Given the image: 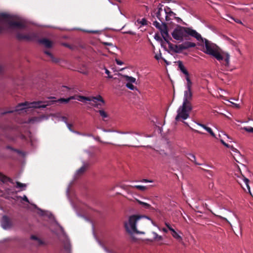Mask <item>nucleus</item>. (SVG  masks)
Listing matches in <instances>:
<instances>
[{
	"mask_svg": "<svg viewBox=\"0 0 253 253\" xmlns=\"http://www.w3.org/2000/svg\"><path fill=\"white\" fill-rule=\"evenodd\" d=\"M137 22L141 25H145L147 24V20L144 18L141 20H137Z\"/></svg>",
	"mask_w": 253,
	"mask_h": 253,
	"instance_id": "35",
	"label": "nucleus"
},
{
	"mask_svg": "<svg viewBox=\"0 0 253 253\" xmlns=\"http://www.w3.org/2000/svg\"><path fill=\"white\" fill-rule=\"evenodd\" d=\"M224 145L225 147H228V148L230 147V146L228 144H227V143H226L224 144ZM231 148H233V146H231Z\"/></svg>",
	"mask_w": 253,
	"mask_h": 253,
	"instance_id": "57",
	"label": "nucleus"
},
{
	"mask_svg": "<svg viewBox=\"0 0 253 253\" xmlns=\"http://www.w3.org/2000/svg\"><path fill=\"white\" fill-rule=\"evenodd\" d=\"M9 180L10 179L9 178L7 177L6 176L2 175L1 173H0V180L1 181L4 183Z\"/></svg>",
	"mask_w": 253,
	"mask_h": 253,
	"instance_id": "30",
	"label": "nucleus"
},
{
	"mask_svg": "<svg viewBox=\"0 0 253 253\" xmlns=\"http://www.w3.org/2000/svg\"><path fill=\"white\" fill-rule=\"evenodd\" d=\"M31 238L33 240H37L39 241L40 243H41V241L40 239H39L36 236H32Z\"/></svg>",
	"mask_w": 253,
	"mask_h": 253,
	"instance_id": "43",
	"label": "nucleus"
},
{
	"mask_svg": "<svg viewBox=\"0 0 253 253\" xmlns=\"http://www.w3.org/2000/svg\"><path fill=\"white\" fill-rule=\"evenodd\" d=\"M130 133L138 135H144L145 137H150L149 135L145 134L144 133L139 132V131H133L132 132H130Z\"/></svg>",
	"mask_w": 253,
	"mask_h": 253,
	"instance_id": "33",
	"label": "nucleus"
},
{
	"mask_svg": "<svg viewBox=\"0 0 253 253\" xmlns=\"http://www.w3.org/2000/svg\"><path fill=\"white\" fill-rule=\"evenodd\" d=\"M123 77L126 79L127 83L126 84V86L130 90H133L136 87L132 84L136 82L135 78L132 77H129L127 75H124Z\"/></svg>",
	"mask_w": 253,
	"mask_h": 253,
	"instance_id": "17",
	"label": "nucleus"
},
{
	"mask_svg": "<svg viewBox=\"0 0 253 253\" xmlns=\"http://www.w3.org/2000/svg\"><path fill=\"white\" fill-rule=\"evenodd\" d=\"M196 131L199 133L202 134V133L198 130H196Z\"/></svg>",
	"mask_w": 253,
	"mask_h": 253,
	"instance_id": "64",
	"label": "nucleus"
},
{
	"mask_svg": "<svg viewBox=\"0 0 253 253\" xmlns=\"http://www.w3.org/2000/svg\"><path fill=\"white\" fill-rule=\"evenodd\" d=\"M165 225L168 228L169 231L171 232L172 236L179 242H182V237L180 235L181 233L180 231H176L173 227L168 222H165Z\"/></svg>",
	"mask_w": 253,
	"mask_h": 253,
	"instance_id": "10",
	"label": "nucleus"
},
{
	"mask_svg": "<svg viewBox=\"0 0 253 253\" xmlns=\"http://www.w3.org/2000/svg\"><path fill=\"white\" fill-rule=\"evenodd\" d=\"M67 126L68 127V128L71 130V125L69 124H67Z\"/></svg>",
	"mask_w": 253,
	"mask_h": 253,
	"instance_id": "56",
	"label": "nucleus"
},
{
	"mask_svg": "<svg viewBox=\"0 0 253 253\" xmlns=\"http://www.w3.org/2000/svg\"><path fill=\"white\" fill-rule=\"evenodd\" d=\"M16 37L19 40L32 41L35 38V35L32 33L23 34L18 32L16 34Z\"/></svg>",
	"mask_w": 253,
	"mask_h": 253,
	"instance_id": "16",
	"label": "nucleus"
},
{
	"mask_svg": "<svg viewBox=\"0 0 253 253\" xmlns=\"http://www.w3.org/2000/svg\"><path fill=\"white\" fill-rule=\"evenodd\" d=\"M196 46V44L194 42H186L180 44L175 45L174 52L180 53L183 50L187 49L189 48L194 47Z\"/></svg>",
	"mask_w": 253,
	"mask_h": 253,
	"instance_id": "9",
	"label": "nucleus"
},
{
	"mask_svg": "<svg viewBox=\"0 0 253 253\" xmlns=\"http://www.w3.org/2000/svg\"><path fill=\"white\" fill-rule=\"evenodd\" d=\"M75 97L74 96H71L70 97H69L68 98H67V99H64V98H61L60 99H59L57 101L58 102H65V103H67L71 99H75Z\"/></svg>",
	"mask_w": 253,
	"mask_h": 253,
	"instance_id": "29",
	"label": "nucleus"
},
{
	"mask_svg": "<svg viewBox=\"0 0 253 253\" xmlns=\"http://www.w3.org/2000/svg\"><path fill=\"white\" fill-rule=\"evenodd\" d=\"M159 229L160 230L162 231V232H163L165 233H167L168 232V230H169L168 228H162L161 229L159 228Z\"/></svg>",
	"mask_w": 253,
	"mask_h": 253,
	"instance_id": "40",
	"label": "nucleus"
},
{
	"mask_svg": "<svg viewBox=\"0 0 253 253\" xmlns=\"http://www.w3.org/2000/svg\"><path fill=\"white\" fill-rule=\"evenodd\" d=\"M97 112L99 113V115L102 117L103 121H107L106 119L108 118L109 115L108 113L103 110H99L97 111Z\"/></svg>",
	"mask_w": 253,
	"mask_h": 253,
	"instance_id": "24",
	"label": "nucleus"
},
{
	"mask_svg": "<svg viewBox=\"0 0 253 253\" xmlns=\"http://www.w3.org/2000/svg\"><path fill=\"white\" fill-rule=\"evenodd\" d=\"M198 125L201 127H202L203 128H204L206 130V128H208V127L205 126V125L202 124H198Z\"/></svg>",
	"mask_w": 253,
	"mask_h": 253,
	"instance_id": "48",
	"label": "nucleus"
},
{
	"mask_svg": "<svg viewBox=\"0 0 253 253\" xmlns=\"http://www.w3.org/2000/svg\"><path fill=\"white\" fill-rule=\"evenodd\" d=\"M155 58L157 60H159L160 59H161L162 58L161 57V53H160L159 54H157L155 56Z\"/></svg>",
	"mask_w": 253,
	"mask_h": 253,
	"instance_id": "44",
	"label": "nucleus"
},
{
	"mask_svg": "<svg viewBox=\"0 0 253 253\" xmlns=\"http://www.w3.org/2000/svg\"><path fill=\"white\" fill-rule=\"evenodd\" d=\"M133 188H135L136 189H138L142 191H144L148 189V187L145 186H142V185H135L133 186Z\"/></svg>",
	"mask_w": 253,
	"mask_h": 253,
	"instance_id": "28",
	"label": "nucleus"
},
{
	"mask_svg": "<svg viewBox=\"0 0 253 253\" xmlns=\"http://www.w3.org/2000/svg\"><path fill=\"white\" fill-rule=\"evenodd\" d=\"M241 10H242L245 13H247L249 11V9L247 8H242V9H240Z\"/></svg>",
	"mask_w": 253,
	"mask_h": 253,
	"instance_id": "51",
	"label": "nucleus"
},
{
	"mask_svg": "<svg viewBox=\"0 0 253 253\" xmlns=\"http://www.w3.org/2000/svg\"><path fill=\"white\" fill-rule=\"evenodd\" d=\"M203 170L206 171L207 172H208L209 174H210L211 176H212V172L210 170H206V169H202Z\"/></svg>",
	"mask_w": 253,
	"mask_h": 253,
	"instance_id": "50",
	"label": "nucleus"
},
{
	"mask_svg": "<svg viewBox=\"0 0 253 253\" xmlns=\"http://www.w3.org/2000/svg\"><path fill=\"white\" fill-rule=\"evenodd\" d=\"M217 216L219 217V218H222L223 219V220H225L226 221H227L228 223L230 224V225L231 226V224L230 223V222L227 219V218L226 217H223L220 215H219V214H215Z\"/></svg>",
	"mask_w": 253,
	"mask_h": 253,
	"instance_id": "38",
	"label": "nucleus"
},
{
	"mask_svg": "<svg viewBox=\"0 0 253 253\" xmlns=\"http://www.w3.org/2000/svg\"><path fill=\"white\" fill-rule=\"evenodd\" d=\"M96 139L97 140H98L99 142H101L102 143H104V144H111V143H109V142L102 141L101 140H100V139L99 138H96ZM111 144H113L111 143Z\"/></svg>",
	"mask_w": 253,
	"mask_h": 253,
	"instance_id": "49",
	"label": "nucleus"
},
{
	"mask_svg": "<svg viewBox=\"0 0 253 253\" xmlns=\"http://www.w3.org/2000/svg\"><path fill=\"white\" fill-rule=\"evenodd\" d=\"M84 32H87V33H99V31H87V30H83Z\"/></svg>",
	"mask_w": 253,
	"mask_h": 253,
	"instance_id": "41",
	"label": "nucleus"
},
{
	"mask_svg": "<svg viewBox=\"0 0 253 253\" xmlns=\"http://www.w3.org/2000/svg\"><path fill=\"white\" fill-rule=\"evenodd\" d=\"M47 117L45 116H42L40 117H34L29 120V122L30 123H37L42 121L43 120H47Z\"/></svg>",
	"mask_w": 253,
	"mask_h": 253,
	"instance_id": "21",
	"label": "nucleus"
},
{
	"mask_svg": "<svg viewBox=\"0 0 253 253\" xmlns=\"http://www.w3.org/2000/svg\"><path fill=\"white\" fill-rule=\"evenodd\" d=\"M153 25L160 31L162 37L164 40L168 42L169 39L170 37L168 33L167 25L164 23V21H162L161 23L157 21H154L153 22Z\"/></svg>",
	"mask_w": 253,
	"mask_h": 253,
	"instance_id": "8",
	"label": "nucleus"
},
{
	"mask_svg": "<svg viewBox=\"0 0 253 253\" xmlns=\"http://www.w3.org/2000/svg\"><path fill=\"white\" fill-rule=\"evenodd\" d=\"M128 139L133 142H138V140L134 136H130Z\"/></svg>",
	"mask_w": 253,
	"mask_h": 253,
	"instance_id": "37",
	"label": "nucleus"
},
{
	"mask_svg": "<svg viewBox=\"0 0 253 253\" xmlns=\"http://www.w3.org/2000/svg\"><path fill=\"white\" fill-rule=\"evenodd\" d=\"M116 62L117 64L119 65H122L124 64L123 62H122V61H120L118 59H116Z\"/></svg>",
	"mask_w": 253,
	"mask_h": 253,
	"instance_id": "45",
	"label": "nucleus"
},
{
	"mask_svg": "<svg viewBox=\"0 0 253 253\" xmlns=\"http://www.w3.org/2000/svg\"><path fill=\"white\" fill-rule=\"evenodd\" d=\"M220 141L223 145H224V144L225 143V142L222 139H221Z\"/></svg>",
	"mask_w": 253,
	"mask_h": 253,
	"instance_id": "60",
	"label": "nucleus"
},
{
	"mask_svg": "<svg viewBox=\"0 0 253 253\" xmlns=\"http://www.w3.org/2000/svg\"><path fill=\"white\" fill-rule=\"evenodd\" d=\"M136 201L139 204L141 205L143 208L148 210H154L153 208L149 204L141 201L137 199H136Z\"/></svg>",
	"mask_w": 253,
	"mask_h": 253,
	"instance_id": "22",
	"label": "nucleus"
},
{
	"mask_svg": "<svg viewBox=\"0 0 253 253\" xmlns=\"http://www.w3.org/2000/svg\"><path fill=\"white\" fill-rule=\"evenodd\" d=\"M206 130L213 137H215V135L212 131V129L208 127V128H206Z\"/></svg>",
	"mask_w": 253,
	"mask_h": 253,
	"instance_id": "36",
	"label": "nucleus"
},
{
	"mask_svg": "<svg viewBox=\"0 0 253 253\" xmlns=\"http://www.w3.org/2000/svg\"><path fill=\"white\" fill-rule=\"evenodd\" d=\"M142 182H152L153 181L152 180H148V179H143L142 180Z\"/></svg>",
	"mask_w": 253,
	"mask_h": 253,
	"instance_id": "52",
	"label": "nucleus"
},
{
	"mask_svg": "<svg viewBox=\"0 0 253 253\" xmlns=\"http://www.w3.org/2000/svg\"><path fill=\"white\" fill-rule=\"evenodd\" d=\"M105 73L108 75V78H112V77L110 76V75H109L110 74L109 71L107 69H105Z\"/></svg>",
	"mask_w": 253,
	"mask_h": 253,
	"instance_id": "47",
	"label": "nucleus"
},
{
	"mask_svg": "<svg viewBox=\"0 0 253 253\" xmlns=\"http://www.w3.org/2000/svg\"><path fill=\"white\" fill-rule=\"evenodd\" d=\"M236 179V181L238 182V183L241 186V187L244 189V190H245V188L243 185L244 184H246V187L248 191V192L252 195L250 188L249 185V180L248 178L244 177L242 174L241 175H237V178H235Z\"/></svg>",
	"mask_w": 253,
	"mask_h": 253,
	"instance_id": "13",
	"label": "nucleus"
},
{
	"mask_svg": "<svg viewBox=\"0 0 253 253\" xmlns=\"http://www.w3.org/2000/svg\"><path fill=\"white\" fill-rule=\"evenodd\" d=\"M48 104L47 103H46L45 102H33L31 103H22L19 104L15 109V111H18L19 110H22L26 108H45L46 107Z\"/></svg>",
	"mask_w": 253,
	"mask_h": 253,
	"instance_id": "7",
	"label": "nucleus"
},
{
	"mask_svg": "<svg viewBox=\"0 0 253 253\" xmlns=\"http://www.w3.org/2000/svg\"><path fill=\"white\" fill-rule=\"evenodd\" d=\"M171 35L174 40L180 42L189 39V37H193L197 41H204L201 35L196 30L181 26H177L173 29Z\"/></svg>",
	"mask_w": 253,
	"mask_h": 253,
	"instance_id": "3",
	"label": "nucleus"
},
{
	"mask_svg": "<svg viewBox=\"0 0 253 253\" xmlns=\"http://www.w3.org/2000/svg\"><path fill=\"white\" fill-rule=\"evenodd\" d=\"M105 44H106V45H112V44L111 43H107L106 42V43H105Z\"/></svg>",
	"mask_w": 253,
	"mask_h": 253,
	"instance_id": "63",
	"label": "nucleus"
},
{
	"mask_svg": "<svg viewBox=\"0 0 253 253\" xmlns=\"http://www.w3.org/2000/svg\"><path fill=\"white\" fill-rule=\"evenodd\" d=\"M1 224L2 228L4 229H8L12 226V223L10 219L6 216H3Z\"/></svg>",
	"mask_w": 253,
	"mask_h": 253,
	"instance_id": "19",
	"label": "nucleus"
},
{
	"mask_svg": "<svg viewBox=\"0 0 253 253\" xmlns=\"http://www.w3.org/2000/svg\"><path fill=\"white\" fill-rule=\"evenodd\" d=\"M242 129L248 132L253 133V127L249 126V127H244L241 128Z\"/></svg>",
	"mask_w": 253,
	"mask_h": 253,
	"instance_id": "32",
	"label": "nucleus"
},
{
	"mask_svg": "<svg viewBox=\"0 0 253 253\" xmlns=\"http://www.w3.org/2000/svg\"><path fill=\"white\" fill-rule=\"evenodd\" d=\"M203 41H199L203 43H205V47L203 51L209 55H210L218 61H220L224 59V66L229 67L230 64V55L228 53L222 50L215 44L205 39Z\"/></svg>",
	"mask_w": 253,
	"mask_h": 253,
	"instance_id": "2",
	"label": "nucleus"
},
{
	"mask_svg": "<svg viewBox=\"0 0 253 253\" xmlns=\"http://www.w3.org/2000/svg\"><path fill=\"white\" fill-rule=\"evenodd\" d=\"M177 63L180 70L185 75V79L187 81V90L184 91L183 104L191 105L190 101L192 97L191 90L192 83L190 79L189 73L185 68L182 61H178Z\"/></svg>",
	"mask_w": 253,
	"mask_h": 253,
	"instance_id": "5",
	"label": "nucleus"
},
{
	"mask_svg": "<svg viewBox=\"0 0 253 253\" xmlns=\"http://www.w3.org/2000/svg\"><path fill=\"white\" fill-rule=\"evenodd\" d=\"M148 236L150 237L149 240L152 242H162L164 240L163 236L158 235L156 232L154 231L148 232Z\"/></svg>",
	"mask_w": 253,
	"mask_h": 253,
	"instance_id": "15",
	"label": "nucleus"
},
{
	"mask_svg": "<svg viewBox=\"0 0 253 253\" xmlns=\"http://www.w3.org/2000/svg\"><path fill=\"white\" fill-rule=\"evenodd\" d=\"M89 101L92 102V106L98 108H101L105 104L104 100L100 95L90 96Z\"/></svg>",
	"mask_w": 253,
	"mask_h": 253,
	"instance_id": "11",
	"label": "nucleus"
},
{
	"mask_svg": "<svg viewBox=\"0 0 253 253\" xmlns=\"http://www.w3.org/2000/svg\"><path fill=\"white\" fill-rule=\"evenodd\" d=\"M230 18H231V19L234 20L235 22H236V23L240 24H243L242 21L240 20L234 19V18H233L232 17H230Z\"/></svg>",
	"mask_w": 253,
	"mask_h": 253,
	"instance_id": "42",
	"label": "nucleus"
},
{
	"mask_svg": "<svg viewBox=\"0 0 253 253\" xmlns=\"http://www.w3.org/2000/svg\"><path fill=\"white\" fill-rule=\"evenodd\" d=\"M187 158L190 160L191 162H194L196 165H201L200 164L197 163L196 160V157L194 155L191 153H189L187 154Z\"/></svg>",
	"mask_w": 253,
	"mask_h": 253,
	"instance_id": "26",
	"label": "nucleus"
},
{
	"mask_svg": "<svg viewBox=\"0 0 253 253\" xmlns=\"http://www.w3.org/2000/svg\"><path fill=\"white\" fill-rule=\"evenodd\" d=\"M126 198L127 200H128L129 201H132V199H130L128 197H126V196H124Z\"/></svg>",
	"mask_w": 253,
	"mask_h": 253,
	"instance_id": "61",
	"label": "nucleus"
},
{
	"mask_svg": "<svg viewBox=\"0 0 253 253\" xmlns=\"http://www.w3.org/2000/svg\"><path fill=\"white\" fill-rule=\"evenodd\" d=\"M167 14L168 15L167 21H169L174 17L175 14L171 11V9L168 6H167Z\"/></svg>",
	"mask_w": 253,
	"mask_h": 253,
	"instance_id": "23",
	"label": "nucleus"
},
{
	"mask_svg": "<svg viewBox=\"0 0 253 253\" xmlns=\"http://www.w3.org/2000/svg\"><path fill=\"white\" fill-rule=\"evenodd\" d=\"M13 112V111H8V112L2 113V114H6V113H12Z\"/></svg>",
	"mask_w": 253,
	"mask_h": 253,
	"instance_id": "58",
	"label": "nucleus"
},
{
	"mask_svg": "<svg viewBox=\"0 0 253 253\" xmlns=\"http://www.w3.org/2000/svg\"><path fill=\"white\" fill-rule=\"evenodd\" d=\"M225 213L223 215L228 218L233 223H238L240 231L242 230V225L240 220L235 214L231 211L225 210Z\"/></svg>",
	"mask_w": 253,
	"mask_h": 253,
	"instance_id": "12",
	"label": "nucleus"
},
{
	"mask_svg": "<svg viewBox=\"0 0 253 253\" xmlns=\"http://www.w3.org/2000/svg\"><path fill=\"white\" fill-rule=\"evenodd\" d=\"M16 184L17 188H21L25 189L26 187V185L25 184L20 183V182H16Z\"/></svg>",
	"mask_w": 253,
	"mask_h": 253,
	"instance_id": "34",
	"label": "nucleus"
},
{
	"mask_svg": "<svg viewBox=\"0 0 253 253\" xmlns=\"http://www.w3.org/2000/svg\"><path fill=\"white\" fill-rule=\"evenodd\" d=\"M164 61L167 65L169 64V63L166 60L164 59Z\"/></svg>",
	"mask_w": 253,
	"mask_h": 253,
	"instance_id": "59",
	"label": "nucleus"
},
{
	"mask_svg": "<svg viewBox=\"0 0 253 253\" xmlns=\"http://www.w3.org/2000/svg\"><path fill=\"white\" fill-rule=\"evenodd\" d=\"M25 27L24 22L16 20L14 17L5 13L0 14V32L15 28L22 29Z\"/></svg>",
	"mask_w": 253,
	"mask_h": 253,
	"instance_id": "4",
	"label": "nucleus"
},
{
	"mask_svg": "<svg viewBox=\"0 0 253 253\" xmlns=\"http://www.w3.org/2000/svg\"><path fill=\"white\" fill-rule=\"evenodd\" d=\"M22 200H24V201L27 202V203H29V200L27 198V197H26V196L24 195L22 198Z\"/></svg>",
	"mask_w": 253,
	"mask_h": 253,
	"instance_id": "46",
	"label": "nucleus"
},
{
	"mask_svg": "<svg viewBox=\"0 0 253 253\" xmlns=\"http://www.w3.org/2000/svg\"><path fill=\"white\" fill-rule=\"evenodd\" d=\"M44 53L46 54L47 55H48L49 57V58H50V60L52 62H53L54 63H57L59 62V59L54 57V56L53 55V54L51 52H50L48 51H45Z\"/></svg>",
	"mask_w": 253,
	"mask_h": 253,
	"instance_id": "25",
	"label": "nucleus"
},
{
	"mask_svg": "<svg viewBox=\"0 0 253 253\" xmlns=\"http://www.w3.org/2000/svg\"><path fill=\"white\" fill-rule=\"evenodd\" d=\"M167 6L159 7L156 12L157 18L161 21H167Z\"/></svg>",
	"mask_w": 253,
	"mask_h": 253,
	"instance_id": "14",
	"label": "nucleus"
},
{
	"mask_svg": "<svg viewBox=\"0 0 253 253\" xmlns=\"http://www.w3.org/2000/svg\"><path fill=\"white\" fill-rule=\"evenodd\" d=\"M126 192L127 194L132 195L133 194V192L132 191H131L129 189H128V190L126 191Z\"/></svg>",
	"mask_w": 253,
	"mask_h": 253,
	"instance_id": "54",
	"label": "nucleus"
},
{
	"mask_svg": "<svg viewBox=\"0 0 253 253\" xmlns=\"http://www.w3.org/2000/svg\"><path fill=\"white\" fill-rule=\"evenodd\" d=\"M121 188L126 190V191L129 189V187L133 188L132 185H127L125 184H121L119 186Z\"/></svg>",
	"mask_w": 253,
	"mask_h": 253,
	"instance_id": "31",
	"label": "nucleus"
},
{
	"mask_svg": "<svg viewBox=\"0 0 253 253\" xmlns=\"http://www.w3.org/2000/svg\"><path fill=\"white\" fill-rule=\"evenodd\" d=\"M39 42L46 48H51L53 45V42L47 39H41Z\"/></svg>",
	"mask_w": 253,
	"mask_h": 253,
	"instance_id": "20",
	"label": "nucleus"
},
{
	"mask_svg": "<svg viewBox=\"0 0 253 253\" xmlns=\"http://www.w3.org/2000/svg\"><path fill=\"white\" fill-rule=\"evenodd\" d=\"M243 185H244V187H245V190H244L246 191V188H247V187H246V184H244V183H243Z\"/></svg>",
	"mask_w": 253,
	"mask_h": 253,
	"instance_id": "62",
	"label": "nucleus"
},
{
	"mask_svg": "<svg viewBox=\"0 0 253 253\" xmlns=\"http://www.w3.org/2000/svg\"><path fill=\"white\" fill-rule=\"evenodd\" d=\"M150 223L157 227L149 218L145 216L132 215L125 222V227L130 235L144 234Z\"/></svg>",
	"mask_w": 253,
	"mask_h": 253,
	"instance_id": "1",
	"label": "nucleus"
},
{
	"mask_svg": "<svg viewBox=\"0 0 253 253\" xmlns=\"http://www.w3.org/2000/svg\"><path fill=\"white\" fill-rule=\"evenodd\" d=\"M175 45H173L172 43L169 42V48L174 52V47H175Z\"/></svg>",
	"mask_w": 253,
	"mask_h": 253,
	"instance_id": "39",
	"label": "nucleus"
},
{
	"mask_svg": "<svg viewBox=\"0 0 253 253\" xmlns=\"http://www.w3.org/2000/svg\"><path fill=\"white\" fill-rule=\"evenodd\" d=\"M5 192L6 193H7L8 194H10V193H13L11 191V190L9 188H7L6 189H5Z\"/></svg>",
	"mask_w": 253,
	"mask_h": 253,
	"instance_id": "53",
	"label": "nucleus"
},
{
	"mask_svg": "<svg viewBox=\"0 0 253 253\" xmlns=\"http://www.w3.org/2000/svg\"><path fill=\"white\" fill-rule=\"evenodd\" d=\"M233 105L234 107L236 108H239V105L238 104L233 103Z\"/></svg>",
	"mask_w": 253,
	"mask_h": 253,
	"instance_id": "55",
	"label": "nucleus"
},
{
	"mask_svg": "<svg viewBox=\"0 0 253 253\" xmlns=\"http://www.w3.org/2000/svg\"><path fill=\"white\" fill-rule=\"evenodd\" d=\"M89 167V164L87 163H84L83 165L79 169H78L75 174V176L76 178L83 175Z\"/></svg>",
	"mask_w": 253,
	"mask_h": 253,
	"instance_id": "18",
	"label": "nucleus"
},
{
	"mask_svg": "<svg viewBox=\"0 0 253 253\" xmlns=\"http://www.w3.org/2000/svg\"><path fill=\"white\" fill-rule=\"evenodd\" d=\"M76 99L80 101L86 102V101H89L90 97H86L82 95H79L77 97Z\"/></svg>",
	"mask_w": 253,
	"mask_h": 253,
	"instance_id": "27",
	"label": "nucleus"
},
{
	"mask_svg": "<svg viewBox=\"0 0 253 253\" xmlns=\"http://www.w3.org/2000/svg\"><path fill=\"white\" fill-rule=\"evenodd\" d=\"M192 109V105L182 103V105L178 108L177 111V115L175 118V121H183L188 118Z\"/></svg>",
	"mask_w": 253,
	"mask_h": 253,
	"instance_id": "6",
	"label": "nucleus"
}]
</instances>
